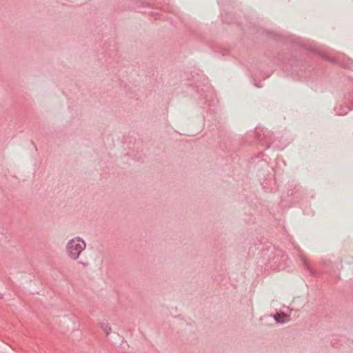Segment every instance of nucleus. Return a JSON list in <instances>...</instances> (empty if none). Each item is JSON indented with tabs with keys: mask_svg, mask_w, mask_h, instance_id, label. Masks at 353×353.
Here are the masks:
<instances>
[{
	"mask_svg": "<svg viewBox=\"0 0 353 353\" xmlns=\"http://www.w3.org/2000/svg\"><path fill=\"white\" fill-rule=\"evenodd\" d=\"M86 246V242L82 238L74 236L67 241L65 247V254L70 259L76 261L79 259Z\"/></svg>",
	"mask_w": 353,
	"mask_h": 353,
	"instance_id": "nucleus-1",
	"label": "nucleus"
},
{
	"mask_svg": "<svg viewBox=\"0 0 353 353\" xmlns=\"http://www.w3.org/2000/svg\"><path fill=\"white\" fill-rule=\"evenodd\" d=\"M281 317H285V318H287V315H285V314L282 313V314H276L274 316V318L275 319V321L279 323H283L285 321H281L280 320V318Z\"/></svg>",
	"mask_w": 353,
	"mask_h": 353,
	"instance_id": "nucleus-2",
	"label": "nucleus"
},
{
	"mask_svg": "<svg viewBox=\"0 0 353 353\" xmlns=\"http://www.w3.org/2000/svg\"><path fill=\"white\" fill-rule=\"evenodd\" d=\"M101 327L106 334H109L111 331V327L106 323H101Z\"/></svg>",
	"mask_w": 353,
	"mask_h": 353,
	"instance_id": "nucleus-3",
	"label": "nucleus"
}]
</instances>
